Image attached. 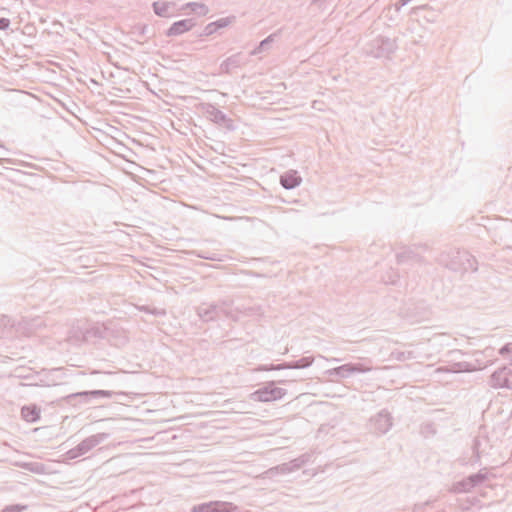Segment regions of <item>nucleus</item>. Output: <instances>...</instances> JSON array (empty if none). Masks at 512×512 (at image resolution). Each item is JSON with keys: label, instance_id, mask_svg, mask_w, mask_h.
Wrapping results in <instances>:
<instances>
[{"label": "nucleus", "instance_id": "0eeeda50", "mask_svg": "<svg viewBox=\"0 0 512 512\" xmlns=\"http://www.w3.org/2000/svg\"><path fill=\"white\" fill-rule=\"evenodd\" d=\"M9 26V20L6 18L0 19V29H5Z\"/></svg>", "mask_w": 512, "mask_h": 512}, {"label": "nucleus", "instance_id": "f257e3e1", "mask_svg": "<svg viewBox=\"0 0 512 512\" xmlns=\"http://www.w3.org/2000/svg\"><path fill=\"white\" fill-rule=\"evenodd\" d=\"M282 397V391L278 388L266 387L253 393L252 398L255 401L270 402L280 399Z\"/></svg>", "mask_w": 512, "mask_h": 512}, {"label": "nucleus", "instance_id": "423d86ee", "mask_svg": "<svg viewBox=\"0 0 512 512\" xmlns=\"http://www.w3.org/2000/svg\"><path fill=\"white\" fill-rule=\"evenodd\" d=\"M155 7V12L158 14V15H165V12H166V4L165 3H155L154 5Z\"/></svg>", "mask_w": 512, "mask_h": 512}, {"label": "nucleus", "instance_id": "7ed1b4c3", "mask_svg": "<svg viewBox=\"0 0 512 512\" xmlns=\"http://www.w3.org/2000/svg\"><path fill=\"white\" fill-rule=\"evenodd\" d=\"M281 183L285 188H294L300 183V178L296 173H286L281 177Z\"/></svg>", "mask_w": 512, "mask_h": 512}, {"label": "nucleus", "instance_id": "20e7f679", "mask_svg": "<svg viewBox=\"0 0 512 512\" xmlns=\"http://www.w3.org/2000/svg\"><path fill=\"white\" fill-rule=\"evenodd\" d=\"M22 416L28 422H35L39 418V411L35 406H26L22 409Z\"/></svg>", "mask_w": 512, "mask_h": 512}, {"label": "nucleus", "instance_id": "f03ea898", "mask_svg": "<svg viewBox=\"0 0 512 512\" xmlns=\"http://www.w3.org/2000/svg\"><path fill=\"white\" fill-rule=\"evenodd\" d=\"M191 27V23L189 20L179 21L173 24V26L169 29L168 35H179L188 31Z\"/></svg>", "mask_w": 512, "mask_h": 512}, {"label": "nucleus", "instance_id": "39448f33", "mask_svg": "<svg viewBox=\"0 0 512 512\" xmlns=\"http://www.w3.org/2000/svg\"><path fill=\"white\" fill-rule=\"evenodd\" d=\"M230 22L231 21L228 18H224V19H220L214 23H211L208 26L209 32L212 33L214 31H216L218 28L226 27L227 25H229Z\"/></svg>", "mask_w": 512, "mask_h": 512}]
</instances>
